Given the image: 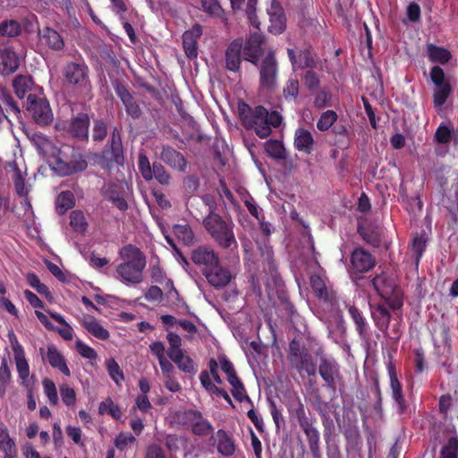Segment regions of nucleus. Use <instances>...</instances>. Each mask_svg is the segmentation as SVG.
Segmentation results:
<instances>
[{
    "label": "nucleus",
    "mask_w": 458,
    "mask_h": 458,
    "mask_svg": "<svg viewBox=\"0 0 458 458\" xmlns=\"http://www.w3.org/2000/svg\"><path fill=\"white\" fill-rule=\"evenodd\" d=\"M238 115L242 126L247 130H253L260 138H267L273 128H278L283 117L277 111L268 112L262 106L251 108L244 101H239L237 106Z\"/></svg>",
    "instance_id": "obj_1"
},
{
    "label": "nucleus",
    "mask_w": 458,
    "mask_h": 458,
    "mask_svg": "<svg viewBox=\"0 0 458 458\" xmlns=\"http://www.w3.org/2000/svg\"><path fill=\"white\" fill-rule=\"evenodd\" d=\"M119 256L123 260L116 267L121 280L132 284L141 283L147 264L144 253L137 246L129 243L120 249Z\"/></svg>",
    "instance_id": "obj_2"
},
{
    "label": "nucleus",
    "mask_w": 458,
    "mask_h": 458,
    "mask_svg": "<svg viewBox=\"0 0 458 458\" xmlns=\"http://www.w3.org/2000/svg\"><path fill=\"white\" fill-rule=\"evenodd\" d=\"M202 225L218 247L224 250H236L238 243L234 235V224L225 220L219 214L206 215L200 212Z\"/></svg>",
    "instance_id": "obj_3"
},
{
    "label": "nucleus",
    "mask_w": 458,
    "mask_h": 458,
    "mask_svg": "<svg viewBox=\"0 0 458 458\" xmlns=\"http://www.w3.org/2000/svg\"><path fill=\"white\" fill-rule=\"evenodd\" d=\"M95 161L109 174L112 170L124 164V151L122 141V133L117 127L110 132V138L100 153L95 154Z\"/></svg>",
    "instance_id": "obj_4"
},
{
    "label": "nucleus",
    "mask_w": 458,
    "mask_h": 458,
    "mask_svg": "<svg viewBox=\"0 0 458 458\" xmlns=\"http://www.w3.org/2000/svg\"><path fill=\"white\" fill-rule=\"evenodd\" d=\"M55 165L56 172L61 176L81 173L88 168L84 155L69 145L57 149Z\"/></svg>",
    "instance_id": "obj_5"
},
{
    "label": "nucleus",
    "mask_w": 458,
    "mask_h": 458,
    "mask_svg": "<svg viewBox=\"0 0 458 458\" xmlns=\"http://www.w3.org/2000/svg\"><path fill=\"white\" fill-rule=\"evenodd\" d=\"M377 293L393 310H400L403 306V293L394 280L385 274L377 275L371 280Z\"/></svg>",
    "instance_id": "obj_6"
},
{
    "label": "nucleus",
    "mask_w": 458,
    "mask_h": 458,
    "mask_svg": "<svg viewBox=\"0 0 458 458\" xmlns=\"http://www.w3.org/2000/svg\"><path fill=\"white\" fill-rule=\"evenodd\" d=\"M89 72L84 61L68 62L63 68L64 83L81 93H87L90 90Z\"/></svg>",
    "instance_id": "obj_7"
},
{
    "label": "nucleus",
    "mask_w": 458,
    "mask_h": 458,
    "mask_svg": "<svg viewBox=\"0 0 458 458\" xmlns=\"http://www.w3.org/2000/svg\"><path fill=\"white\" fill-rule=\"evenodd\" d=\"M295 416L301 428L306 436L312 457L322 458L320 449V434L315 427L317 419L315 417L307 416L304 405L301 402H299L298 407L295 410Z\"/></svg>",
    "instance_id": "obj_8"
},
{
    "label": "nucleus",
    "mask_w": 458,
    "mask_h": 458,
    "mask_svg": "<svg viewBox=\"0 0 458 458\" xmlns=\"http://www.w3.org/2000/svg\"><path fill=\"white\" fill-rule=\"evenodd\" d=\"M259 88L263 91H272L276 87L278 63L274 52H268L258 65Z\"/></svg>",
    "instance_id": "obj_9"
},
{
    "label": "nucleus",
    "mask_w": 458,
    "mask_h": 458,
    "mask_svg": "<svg viewBox=\"0 0 458 458\" xmlns=\"http://www.w3.org/2000/svg\"><path fill=\"white\" fill-rule=\"evenodd\" d=\"M138 167L143 179L149 182L156 179L161 185H168L171 181V174L159 162L150 165L148 157L144 153H140L138 157Z\"/></svg>",
    "instance_id": "obj_10"
},
{
    "label": "nucleus",
    "mask_w": 458,
    "mask_h": 458,
    "mask_svg": "<svg viewBox=\"0 0 458 458\" xmlns=\"http://www.w3.org/2000/svg\"><path fill=\"white\" fill-rule=\"evenodd\" d=\"M27 110L34 122L40 126H47L53 122L54 115L49 102L45 98L29 94L27 98Z\"/></svg>",
    "instance_id": "obj_11"
},
{
    "label": "nucleus",
    "mask_w": 458,
    "mask_h": 458,
    "mask_svg": "<svg viewBox=\"0 0 458 458\" xmlns=\"http://www.w3.org/2000/svg\"><path fill=\"white\" fill-rule=\"evenodd\" d=\"M182 420L183 424L189 425L195 436L207 437L214 432L212 424L198 410H186L182 414Z\"/></svg>",
    "instance_id": "obj_12"
},
{
    "label": "nucleus",
    "mask_w": 458,
    "mask_h": 458,
    "mask_svg": "<svg viewBox=\"0 0 458 458\" xmlns=\"http://www.w3.org/2000/svg\"><path fill=\"white\" fill-rule=\"evenodd\" d=\"M113 86L116 96L123 102L128 115L132 119H139L142 114L141 109L127 86L119 80H115L113 82Z\"/></svg>",
    "instance_id": "obj_13"
},
{
    "label": "nucleus",
    "mask_w": 458,
    "mask_h": 458,
    "mask_svg": "<svg viewBox=\"0 0 458 458\" xmlns=\"http://www.w3.org/2000/svg\"><path fill=\"white\" fill-rule=\"evenodd\" d=\"M318 373L325 382V386L335 392L336 389L335 378L340 375L339 364L333 359L322 356L319 359Z\"/></svg>",
    "instance_id": "obj_14"
},
{
    "label": "nucleus",
    "mask_w": 458,
    "mask_h": 458,
    "mask_svg": "<svg viewBox=\"0 0 458 458\" xmlns=\"http://www.w3.org/2000/svg\"><path fill=\"white\" fill-rule=\"evenodd\" d=\"M264 37L262 34L254 32L250 35L244 46H242L243 59L258 65L259 58L263 55L264 50L262 45Z\"/></svg>",
    "instance_id": "obj_15"
},
{
    "label": "nucleus",
    "mask_w": 458,
    "mask_h": 458,
    "mask_svg": "<svg viewBox=\"0 0 458 458\" xmlns=\"http://www.w3.org/2000/svg\"><path fill=\"white\" fill-rule=\"evenodd\" d=\"M269 17L268 31L274 35L282 34L286 29V17L284 9L279 2L271 0L269 6L267 8Z\"/></svg>",
    "instance_id": "obj_16"
},
{
    "label": "nucleus",
    "mask_w": 458,
    "mask_h": 458,
    "mask_svg": "<svg viewBox=\"0 0 458 458\" xmlns=\"http://www.w3.org/2000/svg\"><path fill=\"white\" fill-rule=\"evenodd\" d=\"M89 123V114L79 113L76 116L71 118L66 131L72 138L88 141Z\"/></svg>",
    "instance_id": "obj_17"
},
{
    "label": "nucleus",
    "mask_w": 458,
    "mask_h": 458,
    "mask_svg": "<svg viewBox=\"0 0 458 458\" xmlns=\"http://www.w3.org/2000/svg\"><path fill=\"white\" fill-rule=\"evenodd\" d=\"M376 265L374 257L363 248H355L351 254V267L354 273H366Z\"/></svg>",
    "instance_id": "obj_18"
},
{
    "label": "nucleus",
    "mask_w": 458,
    "mask_h": 458,
    "mask_svg": "<svg viewBox=\"0 0 458 458\" xmlns=\"http://www.w3.org/2000/svg\"><path fill=\"white\" fill-rule=\"evenodd\" d=\"M210 442L216 446L217 453L223 456L230 457L235 453V442L225 429L220 428L215 434H212Z\"/></svg>",
    "instance_id": "obj_19"
},
{
    "label": "nucleus",
    "mask_w": 458,
    "mask_h": 458,
    "mask_svg": "<svg viewBox=\"0 0 458 458\" xmlns=\"http://www.w3.org/2000/svg\"><path fill=\"white\" fill-rule=\"evenodd\" d=\"M209 284L216 289L225 287L232 280V274L227 267H222L220 262L208 270H202Z\"/></svg>",
    "instance_id": "obj_20"
},
{
    "label": "nucleus",
    "mask_w": 458,
    "mask_h": 458,
    "mask_svg": "<svg viewBox=\"0 0 458 458\" xmlns=\"http://www.w3.org/2000/svg\"><path fill=\"white\" fill-rule=\"evenodd\" d=\"M191 260L197 266H203L202 270H208L210 267L220 262L218 255L208 246H199L191 252Z\"/></svg>",
    "instance_id": "obj_21"
},
{
    "label": "nucleus",
    "mask_w": 458,
    "mask_h": 458,
    "mask_svg": "<svg viewBox=\"0 0 458 458\" xmlns=\"http://www.w3.org/2000/svg\"><path fill=\"white\" fill-rule=\"evenodd\" d=\"M387 372L390 379L392 397L397 405L398 412L403 414L407 410V403L403 394L402 384L397 377L394 365L392 362L387 364Z\"/></svg>",
    "instance_id": "obj_22"
},
{
    "label": "nucleus",
    "mask_w": 458,
    "mask_h": 458,
    "mask_svg": "<svg viewBox=\"0 0 458 458\" xmlns=\"http://www.w3.org/2000/svg\"><path fill=\"white\" fill-rule=\"evenodd\" d=\"M160 159L174 170L182 173L186 171L187 159L181 152L169 145L162 147Z\"/></svg>",
    "instance_id": "obj_23"
},
{
    "label": "nucleus",
    "mask_w": 458,
    "mask_h": 458,
    "mask_svg": "<svg viewBox=\"0 0 458 458\" xmlns=\"http://www.w3.org/2000/svg\"><path fill=\"white\" fill-rule=\"evenodd\" d=\"M39 352L42 356V359L47 360L52 368L57 369L61 373H63L66 377L71 376V371L67 366L64 356L58 351V349L54 344H50L47 346L46 354L44 348H40Z\"/></svg>",
    "instance_id": "obj_24"
},
{
    "label": "nucleus",
    "mask_w": 458,
    "mask_h": 458,
    "mask_svg": "<svg viewBox=\"0 0 458 458\" xmlns=\"http://www.w3.org/2000/svg\"><path fill=\"white\" fill-rule=\"evenodd\" d=\"M242 42L241 39L232 41L225 50V67L231 72H237L241 70L242 55Z\"/></svg>",
    "instance_id": "obj_25"
},
{
    "label": "nucleus",
    "mask_w": 458,
    "mask_h": 458,
    "mask_svg": "<svg viewBox=\"0 0 458 458\" xmlns=\"http://www.w3.org/2000/svg\"><path fill=\"white\" fill-rule=\"evenodd\" d=\"M202 35V27L195 24L191 30L182 34V47L188 58L193 59L198 55V39Z\"/></svg>",
    "instance_id": "obj_26"
},
{
    "label": "nucleus",
    "mask_w": 458,
    "mask_h": 458,
    "mask_svg": "<svg viewBox=\"0 0 458 458\" xmlns=\"http://www.w3.org/2000/svg\"><path fill=\"white\" fill-rule=\"evenodd\" d=\"M287 55L293 65V70L299 68L313 69L317 66V62L312 55L310 47L301 49L298 53L299 62L297 60L296 53L292 48H287Z\"/></svg>",
    "instance_id": "obj_27"
},
{
    "label": "nucleus",
    "mask_w": 458,
    "mask_h": 458,
    "mask_svg": "<svg viewBox=\"0 0 458 458\" xmlns=\"http://www.w3.org/2000/svg\"><path fill=\"white\" fill-rule=\"evenodd\" d=\"M310 286L317 298L326 303L333 305L336 302L335 293L329 289L323 278L314 275L310 277Z\"/></svg>",
    "instance_id": "obj_28"
},
{
    "label": "nucleus",
    "mask_w": 458,
    "mask_h": 458,
    "mask_svg": "<svg viewBox=\"0 0 458 458\" xmlns=\"http://www.w3.org/2000/svg\"><path fill=\"white\" fill-rule=\"evenodd\" d=\"M41 43L54 51H60L64 47L63 37L54 29L45 27L38 30Z\"/></svg>",
    "instance_id": "obj_29"
},
{
    "label": "nucleus",
    "mask_w": 458,
    "mask_h": 458,
    "mask_svg": "<svg viewBox=\"0 0 458 458\" xmlns=\"http://www.w3.org/2000/svg\"><path fill=\"white\" fill-rule=\"evenodd\" d=\"M20 66V59L17 54L11 48L0 50V72L4 75H10L17 71Z\"/></svg>",
    "instance_id": "obj_30"
},
{
    "label": "nucleus",
    "mask_w": 458,
    "mask_h": 458,
    "mask_svg": "<svg viewBox=\"0 0 458 458\" xmlns=\"http://www.w3.org/2000/svg\"><path fill=\"white\" fill-rule=\"evenodd\" d=\"M371 317L377 329L383 332L385 335H388L387 329L392 316L386 304L378 303L374 306L371 310Z\"/></svg>",
    "instance_id": "obj_31"
},
{
    "label": "nucleus",
    "mask_w": 458,
    "mask_h": 458,
    "mask_svg": "<svg viewBox=\"0 0 458 458\" xmlns=\"http://www.w3.org/2000/svg\"><path fill=\"white\" fill-rule=\"evenodd\" d=\"M314 145L311 132L304 128H298L294 134V148L305 154H310Z\"/></svg>",
    "instance_id": "obj_32"
},
{
    "label": "nucleus",
    "mask_w": 458,
    "mask_h": 458,
    "mask_svg": "<svg viewBox=\"0 0 458 458\" xmlns=\"http://www.w3.org/2000/svg\"><path fill=\"white\" fill-rule=\"evenodd\" d=\"M348 313L355 324V329L359 335V336L362 340H367L369 336V325L364 318L362 312L354 305H350L348 307Z\"/></svg>",
    "instance_id": "obj_33"
},
{
    "label": "nucleus",
    "mask_w": 458,
    "mask_h": 458,
    "mask_svg": "<svg viewBox=\"0 0 458 458\" xmlns=\"http://www.w3.org/2000/svg\"><path fill=\"white\" fill-rule=\"evenodd\" d=\"M358 233L362 240L373 248H378L381 245V232L374 226H358Z\"/></svg>",
    "instance_id": "obj_34"
},
{
    "label": "nucleus",
    "mask_w": 458,
    "mask_h": 458,
    "mask_svg": "<svg viewBox=\"0 0 458 458\" xmlns=\"http://www.w3.org/2000/svg\"><path fill=\"white\" fill-rule=\"evenodd\" d=\"M299 372L305 371L310 377L316 376L317 367L309 351L302 352L294 362H290Z\"/></svg>",
    "instance_id": "obj_35"
},
{
    "label": "nucleus",
    "mask_w": 458,
    "mask_h": 458,
    "mask_svg": "<svg viewBox=\"0 0 458 458\" xmlns=\"http://www.w3.org/2000/svg\"><path fill=\"white\" fill-rule=\"evenodd\" d=\"M227 381L232 386L231 393L236 401L240 403L246 401L249 403L252 404V401L250 397L248 395L243 383L237 375L234 377L231 376L230 378L227 379Z\"/></svg>",
    "instance_id": "obj_36"
},
{
    "label": "nucleus",
    "mask_w": 458,
    "mask_h": 458,
    "mask_svg": "<svg viewBox=\"0 0 458 458\" xmlns=\"http://www.w3.org/2000/svg\"><path fill=\"white\" fill-rule=\"evenodd\" d=\"M82 326L89 334L100 340H107L110 336L109 332L93 317L84 319Z\"/></svg>",
    "instance_id": "obj_37"
},
{
    "label": "nucleus",
    "mask_w": 458,
    "mask_h": 458,
    "mask_svg": "<svg viewBox=\"0 0 458 458\" xmlns=\"http://www.w3.org/2000/svg\"><path fill=\"white\" fill-rule=\"evenodd\" d=\"M427 54L428 56V59L432 63H439L441 64H447L452 55L449 50L446 48L437 47L433 44H428L427 47Z\"/></svg>",
    "instance_id": "obj_38"
},
{
    "label": "nucleus",
    "mask_w": 458,
    "mask_h": 458,
    "mask_svg": "<svg viewBox=\"0 0 458 458\" xmlns=\"http://www.w3.org/2000/svg\"><path fill=\"white\" fill-rule=\"evenodd\" d=\"M75 205L74 195L70 191H62L55 201V209L59 215H64Z\"/></svg>",
    "instance_id": "obj_39"
},
{
    "label": "nucleus",
    "mask_w": 458,
    "mask_h": 458,
    "mask_svg": "<svg viewBox=\"0 0 458 458\" xmlns=\"http://www.w3.org/2000/svg\"><path fill=\"white\" fill-rule=\"evenodd\" d=\"M265 150L267 156L275 160H284L286 151L282 141L277 140H269L265 143Z\"/></svg>",
    "instance_id": "obj_40"
},
{
    "label": "nucleus",
    "mask_w": 458,
    "mask_h": 458,
    "mask_svg": "<svg viewBox=\"0 0 458 458\" xmlns=\"http://www.w3.org/2000/svg\"><path fill=\"white\" fill-rule=\"evenodd\" d=\"M21 25L15 20L3 21L0 23V36L13 38L21 33Z\"/></svg>",
    "instance_id": "obj_41"
},
{
    "label": "nucleus",
    "mask_w": 458,
    "mask_h": 458,
    "mask_svg": "<svg viewBox=\"0 0 458 458\" xmlns=\"http://www.w3.org/2000/svg\"><path fill=\"white\" fill-rule=\"evenodd\" d=\"M32 84L30 77L25 75H18L13 82L14 92L19 98H23L30 90Z\"/></svg>",
    "instance_id": "obj_42"
},
{
    "label": "nucleus",
    "mask_w": 458,
    "mask_h": 458,
    "mask_svg": "<svg viewBox=\"0 0 458 458\" xmlns=\"http://www.w3.org/2000/svg\"><path fill=\"white\" fill-rule=\"evenodd\" d=\"M174 233L183 244L191 245L193 243L194 233L189 225H175L174 226Z\"/></svg>",
    "instance_id": "obj_43"
},
{
    "label": "nucleus",
    "mask_w": 458,
    "mask_h": 458,
    "mask_svg": "<svg viewBox=\"0 0 458 458\" xmlns=\"http://www.w3.org/2000/svg\"><path fill=\"white\" fill-rule=\"evenodd\" d=\"M98 413L100 415L107 413L116 420H119L122 417V411L120 407L114 404L111 398H107L99 403Z\"/></svg>",
    "instance_id": "obj_44"
},
{
    "label": "nucleus",
    "mask_w": 458,
    "mask_h": 458,
    "mask_svg": "<svg viewBox=\"0 0 458 458\" xmlns=\"http://www.w3.org/2000/svg\"><path fill=\"white\" fill-rule=\"evenodd\" d=\"M451 91L452 87L449 81L440 84L439 86H436L433 93V102L435 106H443L446 102Z\"/></svg>",
    "instance_id": "obj_45"
},
{
    "label": "nucleus",
    "mask_w": 458,
    "mask_h": 458,
    "mask_svg": "<svg viewBox=\"0 0 458 458\" xmlns=\"http://www.w3.org/2000/svg\"><path fill=\"white\" fill-rule=\"evenodd\" d=\"M13 358L19 377L24 383L30 376V366L25 356V352L13 354Z\"/></svg>",
    "instance_id": "obj_46"
},
{
    "label": "nucleus",
    "mask_w": 458,
    "mask_h": 458,
    "mask_svg": "<svg viewBox=\"0 0 458 458\" xmlns=\"http://www.w3.org/2000/svg\"><path fill=\"white\" fill-rule=\"evenodd\" d=\"M338 115L334 110L323 112L317 122V128L320 131H326L330 129L337 121Z\"/></svg>",
    "instance_id": "obj_47"
},
{
    "label": "nucleus",
    "mask_w": 458,
    "mask_h": 458,
    "mask_svg": "<svg viewBox=\"0 0 458 458\" xmlns=\"http://www.w3.org/2000/svg\"><path fill=\"white\" fill-rule=\"evenodd\" d=\"M70 225L74 231L83 233L87 230L88 223L81 210H73L70 214Z\"/></svg>",
    "instance_id": "obj_48"
},
{
    "label": "nucleus",
    "mask_w": 458,
    "mask_h": 458,
    "mask_svg": "<svg viewBox=\"0 0 458 458\" xmlns=\"http://www.w3.org/2000/svg\"><path fill=\"white\" fill-rule=\"evenodd\" d=\"M31 141L37 148L38 153L43 156L49 155L50 149L54 148L52 141L42 134H33Z\"/></svg>",
    "instance_id": "obj_49"
},
{
    "label": "nucleus",
    "mask_w": 458,
    "mask_h": 458,
    "mask_svg": "<svg viewBox=\"0 0 458 458\" xmlns=\"http://www.w3.org/2000/svg\"><path fill=\"white\" fill-rule=\"evenodd\" d=\"M301 81L311 94L318 90L320 84L319 77L313 69L306 71L301 77Z\"/></svg>",
    "instance_id": "obj_50"
},
{
    "label": "nucleus",
    "mask_w": 458,
    "mask_h": 458,
    "mask_svg": "<svg viewBox=\"0 0 458 458\" xmlns=\"http://www.w3.org/2000/svg\"><path fill=\"white\" fill-rule=\"evenodd\" d=\"M300 84L299 81L294 78H290L284 89H283V96L287 101H293L297 98L299 95Z\"/></svg>",
    "instance_id": "obj_51"
},
{
    "label": "nucleus",
    "mask_w": 458,
    "mask_h": 458,
    "mask_svg": "<svg viewBox=\"0 0 458 458\" xmlns=\"http://www.w3.org/2000/svg\"><path fill=\"white\" fill-rule=\"evenodd\" d=\"M107 136V123L103 119L93 121L92 140L95 142H102Z\"/></svg>",
    "instance_id": "obj_52"
},
{
    "label": "nucleus",
    "mask_w": 458,
    "mask_h": 458,
    "mask_svg": "<svg viewBox=\"0 0 458 458\" xmlns=\"http://www.w3.org/2000/svg\"><path fill=\"white\" fill-rule=\"evenodd\" d=\"M440 458H458V437H451L440 452Z\"/></svg>",
    "instance_id": "obj_53"
},
{
    "label": "nucleus",
    "mask_w": 458,
    "mask_h": 458,
    "mask_svg": "<svg viewBox=\"0 0 458 458\" xmlns=\"http://www.w3.org/2000/svg\"><path fill=\"white\" fill-rule=\"evenodd\" d=\"M106 367L108 375L117 385H119L120 382L124 380L123 372L114 359L111 358L107 360L106 361Z\"/></svg>",
    "instance_id": "obj_54"
},
{
    "label": "nucleus",
    "mask_w": 458,
    "mask_h": 458,
    "mask_svg": "<svg viewBox=\"0 0 458 458\" xmlns=\"http://www.w3.org/2000/svg\"><path fill=\"white\" fill-rule=\"evenodd\" d=\"M42 386L49 403L54 406L56 405L58 403V394L55 382L46 377L42 380Z\"/></svg>",
    "instance_id": "obj_55"
},
{
    "label": "nucleus",
    "mask_w": 458,
    "mask_h": 458,
    "mask_svg": "<svg viewBox=\"0 0 458 458\" xmlns=\"http://www.w3.org/2000/svg\"><path fill=\"white\" fill-rule=\"evenodd\" d=\"M314 94V106L317 108H325L331 106L332 94L327 89H320L315 91Z\"/></svg>",
    "instance_id": "obj_56"
},
{
    "label": "nucleus",
    "mask_w": 458,
    "mask_h": 458,
    "mask_svg": "<svg viewBox=\"0 0 458 458\" xmlns=\"http://www.w3.org/2000/svg\"><path fill=\"white\" fill-rule=\"evenodd\" d=\"M257 4L258 0H248L245 13L250 25L257 30H260V21L257 16Z\"/></svg>",
    "instance_id": "obj_57"
},
{
    "label": "nucleus",
    "mask_w": 458,
    "mask_h": 458,
    "mask_svg": "<svg viewBox=\"0 0 458 458\" xmlns=\"http://www.w3.org/2000/svg\"><path fill=\"white\" fill-rule=\"evenodd\" d=\"M60 394L63 403L70 407L75 404L77 397L75 390L67 384L60 386Z\"/></svg>",
    "instance_id": "obj_58"
},
{
    "label": "nucleus",
    "mask_w": 458,
    "mask_h": 458,
    "mask_svg": "<svg viewBox=\"0 0 458 458\" xmlns=\"http://www.w3.org/2000/svg\"><path fill=\"white\" fill-rule=\"evenodd\" d=\"M12 377V373L7 364V361L4 360L0 366V395L4 394L6 391V387L9 385Z\"/></svg>",
    "instance_id": "obj_59"
},
{
    "label": "nucleus",
    "mask_w": 458,
    "mask_h": 458,
    "mask_svg": "<svg viewBox=\"0 0 458 458\" xmlns=\"http://www.w3.org/2000/svg\"><path fill=\"white\" fill-rule=\"evenodd\" d=\"M318 414L322 418L324 427L323 436L327 443H329L332 438V429L334 427L333 420L330 419L328 414L321 408L318 409Z\"/></svg>",
    "instance_id": "obj_60"
},
{
    "label": "nucleus",
    "mask_w": 458,
    "mask_h": 458,
    "mask_svg": "<svg viewBox=\"0 0 458 458\" xmlns=\"http://www.w3.org/2000/svg\"><path fill=\"white\" fill-rule=\"evenodd\" d=\"M332 132L335 136L343 137V138L345 139V140H338L339 144H342L344 148H348L349 147L350 141H351V132L348 130L346 124H344V123H336L333 127Z\"/></svg>",
    "instance_id": "obj_61"
},
{
    "label": "nucleus",
    "mask_w": 458,
    "mask_h": 458,
    "mask_svg": "<svg viewBox=\"0 0 458 458\" xmlns=\"http://www.w3.org/2000/svg\"><path fill=\"white\" fill-rule=\"evenodd\" d=\"M101 194L106 199L110 201L115 197L122 195V192L117 183L109 182L105 183L101 188Z\"/></svg>",
    "instance_id": "obj_62"
},
{
    "label": "nucleus",
    "mask_w": 458,
    "mask_h": 458,
    "mask_svg": "<svg viewBox=\"0 0 458 458\" xmlns=\"http://www.w3.org/2000/svg\"><path fill=\"white\" fill-rule=\"evenodd\" d=\"M411 249L415 255L414 260L418 264L426 249V239L423 236H415L412 239Z\"/></svg>",
    "instance_id": "obj_63"
},
{
    "label": "nucleus",
    "mask_w": 458,
    "mask_h": 458,
    "mask_svg": "<svg viewBox=\"0 0 458 458\" xmlns=\"http://www.w3.org/2000/svg\"><path fill=\"white\" fill-rule=\"evenodd\" d=\"M201 5L204 12L212 16L219 17L223 13V9L217 0H201Z\"/></svg>",
    "instance_id": "obj_64"
}]
</instances>
